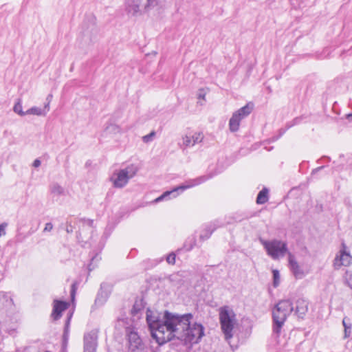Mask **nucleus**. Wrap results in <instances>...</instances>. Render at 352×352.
I'll return each instance as SVG.
<instances>
[{"label": "nucleus", "instance_id": "nucleus-1", "mask_svg": "<svg viewBox=\"0 0 352 352\" xmlns=\"http://www.w3.org/2000/svg\"><path fill=\"white\" fill-rule=\"evenodd\" d=\"M192 318V314L179 315L166 311L164 312V330L163 333H158L161 336L159 338L160 344L162 345L175 338L182 341L185 335V330Z\"/></svg>", "mask_w": 352, "mask_h": 352}, {"label": "nucleus", "instance_id": "nucleus-2", "mask_svg": "<svg viewBox=\"0 0 352 352\" xmlns=\"http://www.w3.org/2000/svg\"><path fill=\"white\" fill-rule=\"evenodd\" d=\"M160 7V0H124V10L129 17L143 16Z\"/></svg>", "mask_w": 352, "mask_h": 352}, {"label": "nucleus", "instance_id": "nucleus-3", "mask_svg": "<svg viewBox=\"0 0 352 352\" xmlns=\"http://www.w3.org/2000/svg\"><path fill=\"white\" fill-rule=\"evenodd\" d=\"M219 322L221 331L226 340L230 343L233 337V331L237 324V320L234 310L229 306H223L219 310Z\"/></svg>", "mask_w": 352, "mask_h": 352}, {"label": "nucleus", "instance_id": "nucleus-4", "mask_svg": "<svg viewBox=\"0 0 352 352\" xmlns=\"http://www.w3.org/2000/svg\"><path fill=\"white\" fill-rule=\"evenodd\" d=\"M294 307L289 300L278 302L272 311L273 331L279 335L287 316L292 312Z\"/></svg>", "mask_w": 352, "mask_h": 352}, {"label": "nucleus", "instance_id": "nucleus-5", "mask_svg": "<svg viewBox=\"0 0 352 352\" xmlns=\"http://www.w3.org/2000/svg\"><path fill=\"white\" fill-rule=\"evenodd\" d=\"M138 170L139 168L136 164H131L124 168L116 170L110 178L113 187L124 188L129 181L137 174Z\"/></svg>", "mask_w": 352, "mask_h": 352}, {"label": "nucleus", "instance_id": "nucleus-6", "mask_svg": "<svg viewBox=\"0 0 352 352\" xmlns=\"http://www.w3.org/2000/svg\"><path fill=\"white\" fill-rule=\"evenodd\" d=\"M260 241L265 249L267 254L274 260L283 258L285 254L288 255L289 252H288L287 244L285 241L278 239L266 241L261 239Z\"/></svg>", "mask_w": 352, "mask_h": 352}, {"label": "nucleus", "instance_id": "nucleus-7", "mask_svg": "<svg viewBox=\"0 0 352 352\" xmlns=\"http://www.w3.org/2000/svg\"><path fill=\"white\" fill-rule=\"evenodd\" d=\"M207 177L201 176L195 179L186 181L184 184L174 188L171 190H168L164 192L161 196L155 199V202L157 203L164 199H169L171 197L175 198L179 194V191L182 192L188 188L198 186L207 180Z\"/></svg>", "mask_w": 352, "mask_h": 352}, {"label": "nucleus", "instance_id": "nucleus-8", "mask_svg": "<svg viewBox=\"0 0 352 352\" xmlns=\"http://www.w3.org/2000/svg\"><path fill=\"white\" fill-rule=\"evenodd\" d=\"M146 321L152 337L160 344V334L158 333H163L165 327L164 316L162 320L159 319L157 313L153 312L149 309L146 311Z\"/></svg>", "mask_w": 352, "mask_h": 352}, {"label": "nucleus", "instance_id": "nucleus-9", "mask_svg": "<svg viewBox=\"0 0 352 352\" xmlns=\"http://www.w3.org/2000/svg\"><path fill=\"white\" fill-rule=\"evenodd\" d=\"M185 335L182 339L186 344H197L204 336V327L202 324L195 322L189 324L186 329Z\"/></svg>", "mask_w": 352, "mask_h": 352}, {"label": "nucleus", "instance_id": "nucleus-10", "mask_svg": "<svg viewBox=\"0 0 352 352\" xmlns=\"http://www.w3.org/2000/svg\"><path fill=\"white\" fill-rule=\"evenodd\" d=\"M253 109V104L248 103L244 107L234 111L229 120V129L231 132H236L239 129L242 120L248 117Z\"/></svg>", "mask_w": 352, "mask_h": 352}, {"label": "nucleus", "instance_id": "nucleus-11", "mask_svg": "<svg viewBox=\"0 0 352 352\" xmlns=\"http://www.w3.org/2000/svg\"><path fill=\"white\" fill-rule=\"evenodd\" d=\"M352 264V256L344 243H342L340 250L336 254L333 261V267L335 270H339L341 267H348Z\"/></svg>", "mask_w": 352, "mask_h": 352}, {"label": "nucleus", "instance_id": "nucleus-12", "mask_svg": "<svg viewBox=\"0 0 352 352\" xmlns=\"http://www.w3.org/2000/svg\"><path fill=\"white\" fill-rule=\"evenodd\" d=\"M288 263L289 267L296 278L301 279L305 277L306 274L304 270L298 263L294 255L291 252L288 253Z\"/></svg>", "mask_w": 352, "mask_h": 352}, {"label": "nucleus", "instance_id": "nucleus-13", "mask_svg": "<svg viewBox=\"0 0 352 352\" xmlns=\"http://www.w3.org/2000/svg\"><path fill=\"white\" fill-rule=\"evenodd\" d=\"M126 334L129 342V347L131 351H135L142 345V340L138 332L133 328L128 327L126 329Z\"/></svg>", "mask_w": 352, "mask_h": 352}, {"label": "nucleus", "instance_id": "nucleus-14", "mask_svg": "<svg viewBox=\"0 0 352 352\" xmlns=\"http://www.w3.org/2000/svg\"><path fill=\"white\" fill-rule=\"evenodd\" d=\"M204 135L202 133L196 132L192 135H186L182 137V145L184 148L193 146L197 143L202 142Z\"/></svg>", "mask_w": 352, "mask_h": 352}, {"label": "nucleus", "instance_id": "nucleus-15", "mask_svg": "<svg viewBox=\"0 0 352 352\" xmlns=\"http://www.w3.org/2000/svg\"><path fill=\"white\" fill-rule=\"evenodd\" d=\"M69 304L65 301L55 300L54 301V307L52 311V316L55 320L58 319L61 316V313L67 309Z\"/></svg>", "mask_w": 352, "mask_h": 352}, {"label": "nucleus", "instance_id": "nucleus-16", "mask_svg": "<svg viewBox=\"0 0 352 352\" xmlns=\"http://www.w3.org/2000/svg\"><path fill=\"white\" fill-rule=\"evenodd\" d=\"M97 339L98 334L97 331L93 330L87 333H86L84 336V347H96L97 346Z\"/></svg>", "mask_w": 352, "mask_h": 352}, {"label": "nucleus", "instance_id": "nucleus-17", "mask_svg": "<svg viewBox=\"0 0 352 352\" xmlns=\"http://www.w3.org/2000/svg\"><path fill=\"white\" fill-rule=\"evenodd\" d=\"M308 309V302L303 298H299L296 301V313L298 317L303 318Z\"/></svg>", "mask_w": 352, "mask_h": 352}, {"label": "nucleus", "instance_id": "nucleus-18", "mask_svg": "<svg viewBox=\"0 0 352 352\" xmlns=\"http://www.w3.org/2000/svg\"><path fill=\"white\" fill-rule=\"evenodd\" d=\"M184 272L174 273L170 276L169 280L174 286L179 287L184 282Z\"/></svg>", "mask_w": 352, "mask_h": 352}, {"label": "nucleus", "instance_id": "nucleus-19", "mask_svg": "<svg viewBox=\"0 0 352 352\" xmlns=\"http://www.w3.org/2000/svg\"><path fill=\"white\" fill-rule=\"evenodd\" d=\"M217 227L213 223H210L205 226L202 230L199 238L201 240L204 241L210 238L212 232L216 230Z\"/></svg>", "mask_w": 352, "mask_h": 352}, {"label": "nucleus", "instance_id": "nucleus-20", "mask_svg": "<svg viewBox=\"0 0 352 352\" xmlns=\"http://www.w3.org/2000/svg\"><path fill=\"white\" fill-rule=\"evenodd\" d=\"M97 34V28L94 26H92L90 30H85L83 32V38L85 39V41L88 44L92 43L94 40L96 38Z\"/></svg>", "mask_w": 352, "mask_h": 352}, {"label": "nucleus", "instance_id": "nucleus-21", "mask_svg": "<svg viewBox=\"0 0 352 352\" xmlns=\"http://www.w3.org/2000/svg\"><path fill=\"white\" fill-rule=\"evenodd\" d=\"M269 190L267 188H263L258 194L256 197V203L258 204H263L268 201Z\"/></svg>", "mask_w": 352, "mask_h": 352}, {"label": "nucleus", "instance_id": "nucleus-22", "mask_svg": "<svg viewBox=\"0 0 352 352\" xmlns=\"http://www.w3.org/2000/svg\"><path fill=\"white\" fill-rule=\"evenodd\" d=\"M50 191L54 196H65L66 195L65 189L58 184L51 185Z\"/></svg>", "mask_w": 352, "mask_h": 352}, {"label": "nucleus", "instance_id": "nucleus-23", "mask_svg": "<svg viewBox=\"0 0 352 352\" xmlns=\"http://www.w3.org/2000/svg\"><path fill=\"white\" fill-rule=\"evenodd\" d=\"M26 115H36V116H45L46 112L44 109H42L37 107H32L30 109L25 111Z\"/></svg>", "mask_w": 352, "mask_h": 352}, {"label": "nucleus", "instance_id": "nucleus-24", "mask_svg": "<svg viewBox=\"0 0 352 352\" xmlns=\"http://www.w3.org/2000/svg\"><path fill=\"white\" fill-rule=\"evenodd\" d=\"M104 132L107 134H116L120 132V127L115 124L109 123L105 126Z\"/></svg>", "mask_w": 352, "mask_h": 352}, {"label": "nucleus", "instance_id": "nucleus-25", "mask_svg": "<svg viewBox=\"0 0 352 352\" xmlns=\"http://www.w3.org/2000/svg\"><path fill=\"white\" fill-rule=\"evenodd\" d=\"M72 318V314H70L66 320L64 333H63V340L64 341H67L69 337V322Z\"/></svg>", "mask_w": 352, "mask_h": 352}, {"label": "nucleus", "instance_id": "nucleus-26", "mask_svg": "<svg viewBox=\"0 0 352 352\" xmlns=\"http://www.w3.org/2000/svg\"><path fill=\"white\" fill-rule=\"evenodd\" d=\"M13 111L19 114V116H25V111H23V109H22V104L21 103L20 101L17 102L14 107H13Z\"/></svg>", "mask_w": 352, "mask_h": 352}, {"label": "nucleus", "instance_id": "nucleus-27", "mask_svg": "<svg viewBox=\"0 0 352 352\" xmlns=\"http://www.w3.org/2000/svg\"><path fill=\"white\" fill-rule=\"evenodd\" d=\"M272 273H273V278H274L273 285L275 287H276L279 285V280H280L279 272L277 270H273Z\"/></svg>", "mask_w": 352, "mask_h": 352}, {"label": "nucleus", "instance_id": "nucleus-28", "mask_svg": "<svg viewBox=\"0 0 352 352\" xmlns=\"http://www.w3.org/2000/svg\"><path fill=\"white\" fill-rule=\"evenodd\" d=\"M344 278L347 285L352 289V272L346 271L345 272Z\"/></svg>", "mask_w": 352, "mask_h": 352}, {"label": "nucleus", "instance_id": "nucleus-29", "mask_svg": "<svg viewBox=\"0 0 352 352\" xmlns=\"http://www.w3.org/2000/svg\"><path fill=\"white\" fill-rule=\"evenodd\" d=\"M155 131H152L149 134L143 136L142 140H143L144 142L148 143V142H149L153 140V139L155 137Z\"/></svg>", "mask_w": 352, "mask_h": 352}, {"label": "nucleus", "instance_id": "nucleus-30", "mask_svg": "<svg viewBox=\"0 0 352 352\" xmlns=\"http://www.w3.org/2000/svg\"><path fill=\"white\" fill-rule=\"evenodd\" d=\"M176 256L174 253H170L166 256V261L169 264H175Z\"/></svg>", "mask_w": 352, "mask_h": 352}, {"label": "nucleus", "instance_id": "nucleus-31", "mask_svg": "<svg viewBox=\"0 0 352 352\" xmlns=\"http://www.w3.org/2000/svg\"><path fill=\"white\" fill-rule=\"evenodd\" d=\"M76 289H77L76 283H74L72 285V289H71V299H72V302H74V300H75Z\"/></svg>", "mask_w": 352, "mask_h": 352}, {"label": "nucleus", "instance_id": "nucleus-32", "mask_svg": "<svg viewBox=\"0 0 352 352\" xmlns=\"http://www.w3.org/2000/svg\"><path fill=\"white\" fill-rule=\"evenodd\" d=\"M206 95V91L204 89H200L198 91V98L205 100V96Z\"/></svg>", "mask_w": 352, "mask_h": 352}, {"label": "nucleus", "instance_id": "nucleus-33", "mask_svg": "<svg viewBox=\"0 0 352 352\" xmlns=\"http://www.w3.org/2000/svg\"><path fill=\"white\" fill-rule=\"evenodd\" d=\"M7 226L6 223H1L0 225V237L6 234V227Z\"/></svg>", "mask_w": 352, "mask_h": 352}, {"label": "nucleus", "instance_id": "nucleus-34", "mask_svg": "<svg viewBox=\"0 0 352 352\" xmlns=\"http://www.w3.org/2000/svg\"><path fill=\"white\" fill-rule=\"evenodd\" d=\"M53 229V225L52 223H47L44 228V232H50Z\"/></svg>", "mask_w": 352, "mask_h": 352}, {"label": "nucleus", "instance_id": "nucleus-35", "mask_svg": "<svg viewBox=\"0 0 352 352\" xmlns=\"http://www.w3.org/2000/svg\"><path fill=\"white\" fill-rule=\"evenodd\" d=\"M96 347H92V346H86L84 347V352H96Z\"/></svg>", "mask_w": 352, "mask_h": 352}, {"label": "nucleus", "instance_id": "nucleus-36", "mask_svg": "<svg viewBox=\"0 0 352 352\" xmlns=\"http://www.w3.org/2000/svg\"><path fill=\"white\" fill-rule=\"evenodd\" d=\"M41 166V161L38 159H36L33 162V166L37 168Z\"/></svg>", "mask_w": 352, "mask_h": 352}, {"label": "nucleus", "instance_id": "nucleus-37", "mask_svg": "<svg viewBox=\"0 0 352 352\" xmlns=\"http://www.w3.org/2000/svg\"><path fill=\"white\" fill-rule=\"evenodd\" d=\"M195 243H196V240H195V237H193L192 239V243H190V246L188 248H186L187 250H191L195 245Z\"/></svg>", "mask_w": 352, "mask_h": 352}, {"label": "nucleus", "instance_id": "nucleus-38", "mask_svg": "<svg viewBox=\"0 0 352 352\" xmlns=\"http://www.w3.org/2000/svg\"><path fill=\"white\" fill-rule=\"evenodd\" d=\"M323 168H324V166H322L318 167V168H315V169H314V170H313L312 173H313V174H315V173H318V171H320V170H322Z\"/></svg>", "mask_w": 352, "mask_h": 352}, {"label": "nucleus", "instance_id": "nucleus-39", "mask_svg": "<svg viewBox=\"0 0 352 352\" xmlns=\"http://www.w3.org/2000/svg\"><path fill=\"white\" fill-rule=\"evenodd\" d=\"M49 105H50V102H48L47 104H46L45 105L44 110L46 113L49 111Z\"/></svg>", "mask_w": 352, "mask_h": 352}, {"label": "nucleus", "instance_id": "nucleus-40", "mask_svg": "<svg viewBox=\"0 0 352 352\" xmlns=\"http://www.w3.org/2000/svg\"><path fill=\"white\" fill-rule=\"evenodd\" d=\"M343 324H344V326L345 327V332H346V325L344 320H343Z\"/></svg>", "mask_w": 352, "mask_h": 352}, {"label": "nucleus", "instance_id": "nucleus-41", "mask_svg": "<svg viewBox=\"0 0 352 352\" xmlns=\"http://www.w3.org/2000/svg\"><path fill=\"white\" fill-rule=\"evenodd\" d=\"M66 230H67V232H72V228L69 229V228H67Z\"/></svg>", "mask_w": 352, "mask_h": 352}, {"label": "nucleus", "instance_id": "nucleus-42", "mask_svg": "<svg viewBox=\"0 0 352 352\" xmlns=\"http://www.w3.org/2000/svg\"><path fill=\"white\" fill-rule=\"evenodd\" d=\"M52 97V95L50 94L47 98V100H49L51 99V98Z\"/></svg>", "mask_w": 352, "mask_h": 352}, {"label": "nucleus", "instance_id": "nucleus-43", "mask_svg": "<svg viewBox=\"0 0 352 352\" xmlns=\"http://www.w3.org/2000/svg\"><path fill=\"white\" fill-rule=\"evenodd\" d=\"M347 118H348V119L351 118H352V113L351 114H348L347 115Z\"/></svg>", "mask_w": 352, "mask_h": 352}, {"label": "nucleus", "instance_id": "nucleus-44", "mask_svg": "<svg viewBox=\"0 0 352 352\" xmlns=\"http://www.w3.org/2000/svg\"><path fill=\"white\" fill-rule=\"evenodd\" d=\"M100 294H99L98 296H100ZM99 300V296L97 297V298L96 299V302H97Z\"/></svg>", "mask_w": 352, "mask_h": 352}]
</instances>
